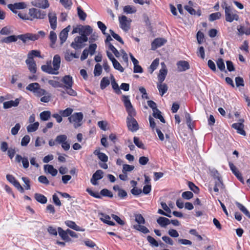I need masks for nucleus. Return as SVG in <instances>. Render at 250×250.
Instances as JSON below:
<instances>
[{"label":"nucleus","mask_w":250,"mask_h":250,"mask_svg":"<svg viewBox=\"0 0 250 250\" xmlns=\"http://www.w3.org/2000/svg\"><path fill=\"white\" fill-rule=\"evenodd\" d=\"M83 118V113L76 112L72 114L68 119L70 123L73 124L74 128H77L82 125Z\"/></svg>","instance_id":"nucleus-1"},{"label":"nucleus","mask_w":250,"mask_h":250,"mask_svg":"<svg viewBox=\"0 0 250 250\" xmlns=\"http://www.w3.org/2000/svg\"><path fill=\"white\" fill-rule=\"evenodd\" d=\"M87 41V37L77 36L75 38L74 42L71 43V46L76 50L81 49L84 46V43Z\"/></svg>","instance_id":"nucleus-2"},{"label":"nucleus","mask_w":250,"mask_h":250,"mask_svg":"<svg viewBox=\"0 0 250 250\" xmlns=\"http://www.w3.org/2000/svg\"><path fill=\"white\" fill-rule=\"evenodd\" d=\"M29 15L30 16V19H43L45 16V11H42L35 8H30L29 10Z\"/></svg>","instance_id":"nucleus-3"},{"label":"nucleus","mask_w":250,"mask_h":250,"mask_svg":"<svg viewBox=\"0 0 250 250\" xmlns=\"http://www.w3.org/2000/svg\"><path fill=\"white\" fill-rule=\"evenodd\" d=\"M226 6L225 7V13L226 20L228 22H232L234 20L238 21L239 16L236 14L233 13L229 6H227L226 3H224Z\"/></svg>","instance_id":"nucleus-4"},{"label":"nucleus","mask_w":250,"mask_h":250,"mask_svg":"<svg viewBox=\"0 0 250 250\" xmlns=\"http://www.w3.org/2000/svg\"><path fill=\"white\" fill-rule=\"evenodd\" d=\"M213 177L215 180L213 190L216 192H218L219 191V188L220 189H224L225 188V185L217 171H216L215 174H214Z\"/></svg>","instance_id":"nucleus-5"},{"label":"nucleus","mask_w":250,"mask_h":250,"mask_svg":"<svg viewBox=\"0 0 250 250\" xmlns=\"http://www.w3.org/2000/svg\"><path fill=\"white\" fill-rule=\"evenodd\" d=\"M120 27L125 31H127L130 29L131 20L125 16H122L119 18Z\"/></svg>","instance_id":"nucleus-6"},{"label":"nucleus","mask_w":250,"mask_h":250,"mask_svg":"<svg viewBox=\"0 0 250 250\" xmlns=\"http://www.w3.org/2000/svg\"><path fill=\"white\" fill-rule=\"evenodd\" d=\"M127 126L128 129L132 132L137 131L139 129V125L134 118H126Z\"/></svg>","instance_id":"nucleus-7"},{"label":"nucleus","mask_w":250,"mask_h":250,"mask_svg":"<svg viewBox=\"0 0 250 250\" xmlns=\"http://www.w3.org/2000/svg\"><path fill=\"white\" fill-rule=\"evenodd\" d=\"M244 120L243 119H240L239 120V122L237 123H234L232 125V127L237 130V132L238 133L242 135L243 136H246V133L245 131L244 130V125L243 123Z\"/></svg>","instance_id":"nucleus-8"},{"label":"nucleus","mask_w":250,"mask_h":250,"mask_svg":"<svg viewBox=\"0 0 250 250\" xmlns=\"http://www.w3.org/2000/svg\"><path fill=\"white\" fill-rule=\"evenodd\" d=\"M176 65L178 72L186 71L190 68L189 63L186 61H179L177 62Z\"/></svg>","instance_id":"nucleus-9"},{"label":"nucleus","mask_w":250,"mask_h":250,"mask_svg":"<svg viewBox=\"0 0 250 250\" xmlns=\"http://www.w3.org/2000/svg\"><path fill=\"white\" fill-rule=\"evenodd\" d=\"M49 21L51 29L55 30L57 27V16L54 12H50L48 13Z\"/></svg>","instance_id":"nucleus-10"},{"label":"nucleus","mask_w":250,"mask_h":250,"mask_svg":"<svg viewBox=\"0 0 250 250\" xmlns=\"http://www.w3.org/2000/svg\"><path fill=\"white\" fill-rule=\"evenodd\" d=\"M104 172L102 170H97L92 175L90 180L91 183L93 185L98 184L97 180L101 179L103 177Z\"/></svg>","instance_id":"nucleus-11"},{"label":"nucleus","mask_w":250,"mask_h":250,"mask_svg":"<svg viewBox=\"0 0 250 250\" xmlns=\"http://www.w3.org/2000/svg\"><path fill=\"white\" fill-rule=\"evenodd\" d=\"M166 42L167 40L163 38H156L151 43V49L155 50L163 45Z\"/></svg>","instance_id":"nucleus-12"},{"label":"nucleus","mask_w":250,"mask_h":250,"mask_svg":"<svg viewBox=\"0 0 250 250\" xmlns=\"http://www.w3.org/2000/svg\"><path fill=\"white\" fill-rule=\"evenodd\" d=\"M41 69L43 72L50 74H58L59 73L56 72L54 68L52 67L51 61L48 62L46 64L42 65Z\"/></svg>","instance_id":"nucleus-13"},{"label":"nucleus","mask_w":250,"mask_h":250,"mask_svg":"<svg viewBox=\"0 0 250 250\" xmlns=\"http://www.w3.org/2000/svg\"><path fill=\"white\" fill-rule=\"evenodd\" d=\"M32 4L37 7L46 9L49 6L47 0H35L32 2Z\"/></svg>","instance_id":"nucleus-14"},{"label":"nucleus","mask_w":250,"mask_h":250,"mask_svg":"<svg viewBox=\"0 0 250 250\" xmlns=\"http://www.w3.org/2000/svg\"><path fill=\"white\" fill-rule=\"evenodd\" d=\"M70 26L68 25L63 29L60 33L59 39L61 41V44L62 45L66 40L68 37V33L70 29Z\"/></svg>","instance_id":"nucleus-15"},{"label":"nucleus","mask_w":250,"mask_h":250,"mask_svg":"<svg viewBox=\"0 0 250 250\" xmlns=\"http://www.w3.org/2000/svg\"><path fill=\"white\" fill-rule=\"evenodd\" d=\"M229 166L232 173L235 175L238 179L242 183H244V180L237 167L231 163H229Z\"/></svg>","instance_id":"nucleus-16"},{"label":"nucleus","mask_w":250,"mask_h":250,"mask_svg":"<svg viewBox=\"0 0 250 250\" xmlns=\"http://www.w3.org/2000/svg\"><path fill=\"white\" fill-rule=\"evenodd\" d=\"M25 63L28 66V68L30 72L32 73L35 74L37 71L36 63L34 60L27 59L25 61Z\"/></svg>","instance_id":"nucleus-17"},{"label":"nucleus","mask_w":250,"mask_h":250,"mask_svg":"<svg viewBox=\"0 0 250 250\" xmlns=\"http://www.w3.org/2000/svg\"><path fill=\"white\" fill-rule=\"evenodd\" d=\"M27 5L24 2L15 3L14 4H9L7 5L8 8L11 11L15 9H23L26 7Z\"/></svg>","instance_id":"nucleus-18"},{"label":"nucleus","mask_w":250,"mask_h":250,"mask_svg":"<svg viewBox=\"0 0 250 250\" xmlns=\"http://www.w3.org/2000/svg\"><path fill=\"white\" fill-rule=\"evenodd\" d=\"M62 81L64 83L63 87L65 88L72 87L73 84L72 77L70 75L64 76L62 78Z\"/></svg>","instance_id":"nucleus-19"},{"label":"nucleus","mask_w":250,"mask_h":250,"mask_svg":"<svg viewBox=\"0 0 250 250\" xmlns=\"http://www.w3.org/2000/svg\"><path fill=\"white\" fill-rule=\"evenodd\" d=\"M82 32H80L81 36H86L91 34L92 32V29L89 25H81Z\"/></svg>","instance_id":"nucleus-20"},{"label":"nucleus","mask_w":250,"mask_h":250,"mask_svg":"<svg viewBox=\"0 0 250 250\" xmlns=\"http://www.w3.org/2000/svg\"><path fill=\"white\" fill-rule=\"evenodd\" d=\"M58 232L59 236L63 240H64L66 242H69L71 241V239L69 237L66 230H64L62 228L58 227Z\"/></svg>","instance_id":"nucleus-21"},{"label":"nucleus","mask_w":250,"mask_h":250,"mask_svg":"<svg viewBox=\"0 0 250 250\" xmlns=\"http://www.w3.org/2000/svg\"><path fill=\"white\" fill-rule=\"evenodd\" d=\"M19 99H16L15 101H9L3 103V108L4 109H7L11 108L13 106H17L19 104Z\"/></svg>","instance_id":"nucleus-22"},{"label":"nucleus","mask_w":250,"mask_h":250,"mask_svg":"<svg viewBox=\"0 0 250 250\" xmlns=\"http://www.w3.org/2000/svg\"><path fill=\"white\" fill-rule=\"evenodd\" d=\"M61 64V57L59 55H55L54 56L53 60V68L56 72H58V70L60 67Z\"/></svg>","instance_id":"nucleus-23"},{"label":"nucleus","mask_w":250,"mask_h":250,"mask_svg":"<svg viewBox=\"0 0 250 250\" xmlns=\"http://www.w3.org/2000/svg\"><path fill=\"white\" fill-rule=\"evenodd\" d=\"M167 68L163 67L159 71V73L158 74V81L159 83H162L167 75Z\"/></svg>","instance_id":"nucleus-24"},{"label":"nucleus","mask_w":250,"mask_h":250,"mask_svg":"<svg viewBox=\"0 0 250 250\" xmlns=\"http://www.w3.org/2000/svg\"><path fill=\"white\" fill-rule=\"evenodd\" d=\"M157 222L161 227L166 228L169 224V219L164 217H159L157 219Z\"/></svg>","instance_id":"nucleus-25"},{"label":"nucleus","mask_w":250,"mask_h":250,"mask_svg":"<svg viewBox=\"0 0 250 250\" xmlns=\"http://www.w3.org/2000/svg\"><path fill=\"white\" fill-rule=\"evenodd\" d=\"M44 169L45 171H47V172L52 175L53 176H55L57 173L58 171L56 169L54 168L53 166L50 165H46L44 166Z\"/></svg>","instance_id":"nucleus-26"},{"label":"nucleus","mask_w":250,"mask_h":250,"mask_svg":"<svg viewBox=\"0 0 250 250\" xmlns=\"http://www.w3.org/2000/svg\"><path fill=\"white\" fill-rule=\"evenodd\" d=\"M94 154L97 155L98 158L103 162H106L108 161V157L103 152H101L99 150H96L94 152Z\"/></svg>","instance_id":"nucleus-27"},{"label":"nucleus","mask_w":250,"mask_h":250,"mask_svg":"<svg viewBox=\"0 0 250 250\" xmlns=\"http://www.w3.org/2000/svg\"><path fill=\"white\" fill-rule=\"evenodd\" d=\"M157 88L161 96H163L165 93H166L168 89L167 85L166 83H158Z\"/></svg>","instance_id":"nucleus-28"},{"label":"nucleus","mask_w":250,"mask_h":250,"mask_svg":"<svg viewBox=\"0 0 250 250\" xmlns=\"http://www.w3.org/2000/svg\"><path fill=\"white\" fill-rule=\"evenodd\" d=\"M102 217L101 218V220L104 223L107 224L110 226H114L115 223L110 221V217L108 215H106L104 213H101Z\"/></svg>","instance_id":"nucleus-29"},{"label":"nucleus","mask_w":250,"mask_h":250,"mask_svg":"<svg viewBox=\"0 0 250 250\" xmlns=\"http://www.w3.org/2000/svg\"><path fill=\"white\" fill-rule=\"evenodd\" d=\"M235 204L238 208L248 218L250 219V213L248 209L241 203L236 202Z\"/></svg>","instance_id":"nucleus-30"},{"label":"nucleus","mask_w":250,"mask_h":250,"mask_svg":"<svg viewBox=\"0 0 250 250\" xmlns=\"http://www.w3.org/2000/svg\"><path fill=\"white\" fill-rule=\"evenodd\" d=\"M35 199L41 204H45L47 202V198L43 195L40 193H35Z\"/></svg>","instance_id":"nucleus-31"},{"label":"nucleus","mask_w":250,"mask_h":250,"mask_svg":"<svg viewBox=\"0 0 250 250\" xmlns=\"http://www.w3.org/2000/svg\"><path fill=\"white\" fill-rule=\"evenodd\" d=\"M122 100L124 103L126 109L133 106L129 99L128 96L123 95Z\"/></svg>","instance_id":"nucleus-32"},{"label":"nucleus","mask_w":250,"mask_h":250,"mask_svg":"<svg viewBox=\"0 0 250 250\" xmlns=\"http://www.w3.org/2000/svg\"><path fill=\"white\" fill-rule=\"evenodd\" d=\"M153 116L155 118L159 119L161 122L165 123V120L162 115L161 112L158 109H155V110L153 111Z\"/></svg>","instance_id":"nucleus-33"},{"label":"nucleus","mask_w":250,"mask_h":250,"mask_svg":"<svg viewBox=\"0 0 250 250\" xmlns=\"http://www.w3.org/2000/svg\"><path fill=\"white\" fill-rule=\"evenodd\" d=\"M185 9L192 15H197L198 16H200L201 15V11L200 10H198L197 11H196L195 9H194L192 7H190L189 6H185Z\"/></svg>","instance_id":"nucleus-34"},{"label":"nucleus","mask_w":250,"mask_h":250,"mask_svg":"<svg viewBox=\"0 0 250 250\" xmlns=\"http://www.w3.org/2000/svg\"><path fill=\"white\" fill-rule=\"evenodd\" d=\"M133 229L139 230L145 234L149 232V229L145 226L141 225H135L133 226Z\"/></svg>","instance_id":"nucleus-35"},{"label":"nucleus","mask_w":250,"mask_h":250,"mask_svg":"<svg viewBox=\"0 0 250 250\" xmlns=\"http://www.w3.org/2000/svg\"><path fill=\"white\" fill-rule=\"evenodd\" d=\"M34 57L41 58L40 51L39 50H33L28 53L27 59L34 60Z\"/></svg>","instance_id":"nucleus-36"},{"label":"nucleus","mask_w":250,"mask_h":250,"mask_svg":"<svg viewBox=\"0 0 250 250\" xmlns=\"http://www.w3.org/2000/svg\"><path fill=\"white\" fill-rule=\"evenodd\" d=\"M51 117V112L49 111H44L40 114V119L43 121L48 120Z\"/></svg>","instance_id":"nucleus-37"},{"label":"nucleus","mask_w":250,"mask_h":250,"mask_svg":"<svg viewBox=\"0 0 250 250\" xmlns=\"http://www.w3.org/2000/svg\"><path fill=\"white\" fill-rule=\"evenodd\" d=\"M39 126V123L38 122L31 124L27 126V130L28 132H34L38 129Z\"/></svg>","instance_id":"nucleus-38"},{"label":"nucleus","mask_w":250,"mask_h":250,"mask_svg":"<svg viewBox=\"0 0 250 250\" xmlns=\"http://www.w3.org/2000/svg\"><path fill=\"white\" fill-rule=\"evenodd\" d=\"M65 59L67 61H71L73 58H78L79 56L75 53L70 52L69 50H67L64 55Z\"/></svg>","instance_id":"nucleus-39"},{"label":"nucleus","mask_w":250,"mask_h":250,"mask_svg":"<svg viewBox=\"0 0 250 250\" xmlns=\"http://www.w3.org/2000/svg\"><path fill=\"white\" fill-rule=\"evenodd\" d=\"M65 224L66 225L69 227L70 228H71L74 230H76L77 231H80L81 229H80V227L77 226L76 223L72 221H66L65 222Z\"/></svg>","instance_id":"nucleus-40"},{"label":"nucleus","mask_w":250,"mask_h":250,"mask_svg":"<svg viewBox=\"0 0 250 250\" xmlns=\"http://www.w3.org/2000/svg\"><path fill=\"white\" fill-rule=\"evenodd\" d=\"M40 86L37 83H31L26 87V89L32 91L34 94Z\"/></svg>","instance_id":"nucleus-41"},{"label":"nucleus","mask_w":250,"mask_h":250,"mask_svg":"<svg viewBox=\"0 0 250 250\" xmlns=\"http://www.w3.org/2000/svg\"><path fill=\"white\" fill-rule=\"evenodd\" d=\"M111 79H113V81L111 82V85L113 89L117 94H120L121 93V91L119 88L118 83L115 81V79H114V77L112 75H111Z\"/></svg>","instance_id":"nucleus-42"},{"label":"nucleus","mask_w":250,"mask_h":250,"mask_svg":"<svg viewBox=\"0 0 250 250\" xmlns=\"http://www.w3.org/2000/svg\"><path fill=\"white\" fill-rule=\"evenodd\" d=\"M73 109L71 108L68 107L65 110H60V114L62 117H68L71 115V114L73 112Z\"/></svg>","instance_id":"nucleus-43"},{"label":"nucleus","mask_w":250,"mask_h":250,"mask_svg":"<svg viewBox=\"0 0 250 250\" xmlns=\"http://www.w3.org/2000/svg\"><path fill=\"white\" fill-rule=\"evenodd\" d=\"M17 40L18 36H16L15 35H11L3 39L2 42L5 43H9L12 42H15L17 41Z\"/></svg>","instance_id":"nucleus-44"},{"label":"nucleus","mask_w":250,"mask_h":250,"mask_svg":"<svg viewBox=\"0 0 250 250\" xmlns=\"http://www.w3.org/2000/svg\"><path fill=\"white\" fill-rule=\"evenodd\" d=\"M216 64L218 68L221 71L226 72L225 70V65L223 59H219L216 62Z\"/></svg>","instance_id":"nucleus-45"},{"label":"nucleus","mask_w":250,"mask_h":250,"mask_svg":"<svg viewBox=\"0 0 250 250\" xmlns=\"http://www.w3.org/2000/svg\"><path fill=\"white\" fill-rule=\"evenodd\" d=\"M67 139V137L66 135H58L56 137L55 139V142L58 144H62V143H64L65 141H66Z\"/></svg>","instance_id":"nucleus-46"},{"label":"nucleus","mask_w":250,"mask_h":250,"mask_svg":"<svg viewBox=\"0 0 250 250\" xmlns=\"http://www.w3.org/2000/svg\"><path fill=\"white\" fill-rule=\"evenodd\" d=\"M110 83V81L107 77H104L100 83V87L102 89H104Z\"/></svg>","instance_id":"nucleus-47"},{"label":"nucleus","mask_w":250,"mask_h":250,"mask_svg":"<svg viewBox=\"0 0 250 250\" xmlns=\"http://www.w3.org/2000/svg\"><path fill=\"white\" fill-rule=\"evenodd\" d=\"M49 39L51 42L50 44L51 47H53V45L56 43L57 40V35L55 32L52 31L50 32Z\"/></svg>","instance_id":"nucleus-48"},{"label":"nucleus","mask_w":250,"mask_h":250,"mask_svg":"<svg viewBox=\"0 0 250 250\" xmlns=\"http://www.w3.org/2000/svg\"><path fill=\"white\" fill-rule=\"evenodd\" d=\"M78 15L80 20L84 21L86 17V14L83 11V10L80 7H77Z\"/></svg>","instance_id":"nucleus-49"},{"label":"nucleus","mask_w":250,"mask_h":250,"mask_svg":"<svg viewBox=\"0 0 250 250\" xmlns=\"http://www.w3.org/2000/svg\"><path fill=\"white\" fill-rule=\"evenodd\" d=\"M135 220L139 225L145 223V220L141 214H135Z\"/></svg>","instance_id":"nucleus-50"},{"label":"nucleus","mask_w":250,"mask_h":250,"mask_svg":"<svg viewBox=\"0 0 250 250\" xmlns=\"http://www.w3.org/2000/svg\"><path fill=\"white\" fill-rule=\"evenodd\" d=\"M48 83L50 85H51L54 88L63 87V84L58 81H56L53 80H50L48 81Z\"/></svg>","instance_id":"nucleus-51"},{"label":"nucleus","mask_w":250,"mask_h":250,"mask_svg":"<svg viewBox=\"0 0 250 250\" xmlns=\"http://www.w3.org/2000/svg\"><path fill=\"white\" fill-rule=\"evenodd\" d=\"M134 143L139 148L145 149V147L144 144L140 140L139 138L137 137H134L133 138Z\"/></svg>","instance_id":"nucleus-52"},{"label":"nucleus","mask_w":250,"mask_h":250,"mask_svg":"<svg viewBox=\"0 0 250 250\" xmlns=\"http://www.w3.org/2000/svg\"><path fill=\"white\" fill-rule=\"evenodd\" d=\"M102 72V67L100 64L97 63L94 68V74L95 76H100Z\"/></svg>","instance_id":"nucleus-53"},{"label":"nucleus","mask_w":250,"mask_h":250,"mask_svg":"<svg viewBox=\"0 0 250 250\" xmlns=\"http://www.w3.org/2000/svg\"><path fill=\"white\" fill-rule=\"evenodd\" d=\"M123 10L125 13L127 14L134 13L136 12L135 8L130 5L125 6L124 7Z\"/></svg>","instance_id":"nucleus-54"},{"label":"nucleus","mask_w":250,"mask_h":250,"mask_svg":"<svg viewBox=\"0 0 250 250\" xmlns=\"http://www.w3.org/2000/svg\"><path fill=\"white\" fill-rule=\"evenodd\" d=\"M221 16V14L220 12H216L211 14L209 16V21H213L215 20L219 19Z\"/></svg>","instance_id":"nucleus-55"},{"label":"nucleus","mask_w":250,"mask_h":250,"mask_svg":"<svg viewBox=\"0 0 250 250\" xmlns=\"http://www.w3.org/2000/svg\"><path fill=\"white\" fill-rule=\"evenodd\" d=\"M112 62L115 69L120 71L121 72H123L124 71V68L116 59L114 60Z\"/></svg>","instance_id":"nucleus-56"},{"label":"nucleus","mask_w":250,"mask_h":250,"mask_svg":"<svg viewBox=\"0 0 250 250\" xmlns=\"http://www.w3.org/2000/svg\"><path fill=\"white\" fill-rule=\"evenodd\" d=\"M147 240L152 247H158V242L153 237L148 235L147 236Z\"/></svg>","instance_id":"nucleus-57"},{"label":"nucleus","mask_w":250,"mask_h":250,"mask_svg":"<svg viewBox=\"0 0 250 250\" xmlns=\"http://www.w3.org/2000/svg\"><path fill=\"white\" fill-rule=\"evenodd\" d=\"M128 116L127 117V118H134V116H136V111L135 109L132 106V107L128 108L126 109Z\"/></svg>","instance_id":"nucleus-58"},{"label":"nucleus","mask_w":250,"mask_h":250,"mask_svg":"<svg viewBox=\"0 0 250 250\" xmlns=\"http://www.w3.org/2000/svg\"><path fill=\"white\" fill-rule=\"evenodd\" d=\"M109 32L111 34V35L117 41L124 44V42L120 36L117 34L115 33L112 29L109 30Z\"/></svg>","instance_id":"nucleus-59"},{"label":"nucleus","mask_w":250,"mask_h":250,"mask_svg":"<svg viewBox=\"0 0 250 250\" xmlns=\"http://www.w3.org/2000/svg\"><path fill=\"white\" fill-rule=\"evenodd\" d=\"M134 168V166L125 164L123 165L122 171L123 173H126L127 172H130L133 170Z\"/></svg>","instance_id":"nucleus-60"},{"label":"nucleus","mask_w":250,"mask_h":250,"mask_svg":"<svg viewBox=\"0 0 250 250\" xmlns=\"http://www.w3.org/2000/svg\"><path fill=\"white\" fill-rule=\"evenodd\" d=\"M193 196V194L192 192L187 191L183 192L182 194V197L187 200H189L192 198Z\"/></svg>","instance_id":"nucleus-61"},{"label":"nucleus","mask_w":250,"mask_h":250,"mask_svg":"<svg viewBox=\"0 0 250 250\" xmlns=\"http://www.w3.org/2000/svg\"><path fill=\"white\" fill-rule=\"evenodd\" d=\"M189 188L191 190L195 193H198L199 192V188L196 186L192 182H189L188 184Z\"/></svg>","instance_id":"nucleus-62"},{"label":"nucleus","mask_w":250,"mask_h":250,"mask_svg":"<svg viewBox=\"0 0 250 250\" xmlns=\"http://www.w3.org/2000/svg\"><path fill=\"white\" fill-rule=\"evenodd\" d=\"M30 140V137L29 135H25L21 139V145L23 146H26Z\"/></svg>","instance_id":"nucleus-63"},{"label":"nucleus","mask_w":250,"mask_h":250,"mask_svg":"<svg viewBox=\"0 0 250 250\" xmlns=\"http://www.w3.org/2000/svg\"><path fill=\"white\" fill-rule=\"evenodd\" d=\"M45 90L42 89L40 87L37 89L36 91L35 92L34 95L37 97H41L46 94Z\"/></svg>","instance_id":"nucleus-64"}]
</instances>
